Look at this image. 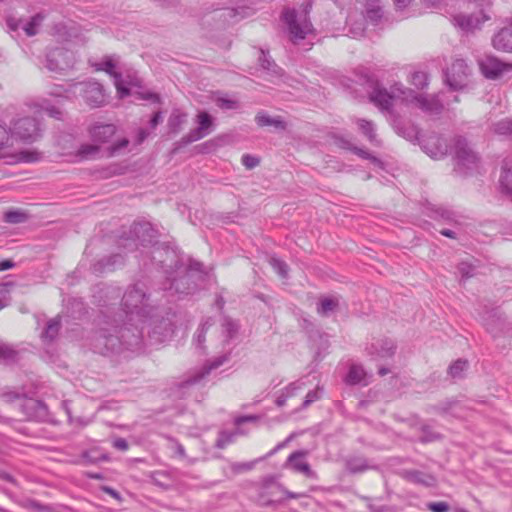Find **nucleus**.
Returning a JSON list of instances; mask_svg holds the SVG:
<instances>
[{
	"instance_id": "nucleus-1",
	"label": "nucleus",
	"mask_w": 512,
	"mask_h": 512,
	"mask_svg": "<svg viewBox=\"0 0 512 512\" xmlns=\"http://www.w3.org/2000/svg\"><path fill=\"white\" fill-rule=\"evenodd\" d=\"M162 305L161 291L150 292L142 282L129 285L122 297L121 311H101L100 327L90 338L93 351L108 356L124 349H141L144 325L153 320Z\"/></svg>"
},
{
	"instance_id": "nucleus-2",
	"label": "nucleus",
	"mask_w": 512,
	"mask_h": 512,
	"mask_svg": "<svg viewBox=\"0 0 512 512\" xmlns=\"http://www.w3.org/2000/svg\"><path fill=\"white\" fill-rule=\"evenodd\" d=\"M153 262L165 270L166 280L161 293L162 297L167 298V302L194 294L199 288V283L206 277L202 263L190 260L188 265H184L176 251L169 247L156 248L153 253Z\"/></svg>"
},
{
	"instance_id": "nucleus-3",
	"label": "nucleus",
	"mask_w": 512,
	"mask_h": 512,
	"mask_svg": "<svg viewBox=\"0 0 512 512\" xmlns=\"http://www.w3.org/2000/svg\"><path fill=\"white\" fill-rule=\"evenodd\" d=\"M158 233L157 230L149 222H134L128 232H123L118 239V247L128 251H134L139 246L152 245L156 248H166L167 245L155 246L157 244ZM155 251V250H153ZM154 252H152L153 254Z\"/></svg>"
},
{
	"instance_id": "nucleus-4",
	"label": "nucleus",
	"mask_w": 512,
	"mask_h": 512,
	"mask_svg": "<svg viewBox=\"0 0 512 512\" xmlns=\"http://www.w3.org/2000/svg\"><path fill=\"white\" fill-rule=\"evenodd\" d=\"M370 101L380 110L391 112L394 101H400L407 106L413 105L416 100V93L410 88L404 87L401 83H395L390 91L385 88L375 87L370 93Z\"/></svg>"
},
{
	"instance_id": "nucleus-5",
	"label": "nucleus",
	"mask_w": 512,
	"mask_h": 512,
	"mask_svg": "<svg viewBox=\"0 0 512 512\" xmlns=\"http://www.w3.org/2000/svg\"><path fill=\"white\" fill-rule=\"evenodd\" d=\"M70 91L75 96L82 97L85 103L91 107H100L105 103L103 86L96 81L88 80L74 83L70 86Z\"/></svg>"
},
{
	"instance_id": "nucleus-6",
	"label": "nucleus",
	"mask_w": 512,
	"mask_h": 512,
	"mask_svg": "<svg viewBox=\"0 0 512 512\" xmlns=\"http://www.w3.org/2000/svg\"><path fill=\"white\" fill-rule=\"evenodd\" d=\"M197 127L184 135L175 143L174 151L196 142L209 135L214 128V119L206 111H201L196 116Z\"/></svg>"
},
{
	"instance_id": "nucleus-7",
	"label": "nucleus",
	"mask_w": 512,
	"mask_h": 512,
	"mask_svg": "<svg viewBox=\"0 0 512 512\" xmlns=\"http://www.w3.org/2000/svg\"><path fill=\"white\" fill-rule=\"evenodd\" d=\"M75 61V54L71 50L55 47L47 52L45 67L50 72L61 74L73 68Z\"/></svg>"
},
{
	"instance_id": "nucleus-8",
	"label": "nucleus",
	"mask_w": 512,
	"mask_h": 512,
	"mask_svg": "<svg viewBox=\"0 0 512 512\" xmlns=\"http://www.w3.org/2000/svg\"><path fill=\"white\" fill-rule=\"evenodd\" d=\"M283 19L288 26L290 38L294 43L306 38L313 27L306 14L298 15L295 10H286Z\"/></svg>"
},
{
	"instance_id": "nucleus-9",
	"label": "nucleus",
	"mask_w": 512,
	"mask_h": 512,
	"mask_svg": "<svg viewBox=\"0 0 512 512\" xmlns=\"http://www.w3.org/2000/svg\"><path fill=\"white\" fill-rule=\"evenodd\" d=\"M469 74L470 70L465 60L456 59L445 71V81L450 89L460 90L467 85Z\"/></svg>"
},
{
	"instance_id": "nucleus-10",
	"label": "nucleus",
	"mask_w": 512,
	"mask_h": 512,
	"mask_svg": "<svg viewBox=\"0 0 512 512\" xmlns=\"http://www.w3.org/2000/svg\"><path fill=\"white\" fill-rule=\"evenodd\" d=\"M454 154L458 169L473 170L477 167L478 155L469 147L465 138H455Z\"/></svg>"
},
{
	"instance_id": "nucleus-11",
	"label": "nucleus",
	"mask_w": 512,
	"mask_h": 512,
	"mask_svg": "<svg viewBox=\"0 0 512 512\" xmlns=\"http://www.w3.org/2000/svg\"><path fill=\"white\" fill-rule=\"evenodd\" d=\"M481 73L485 78L495 80L505 73L512 71V63H506L499 58L487 55L478 60Z\"/></svg>"
},
{
	"instance_id": "nucleus-12",
	"label": "nucleus",
	"mask_w": 512,
	"mask_h": 512,
	"mask_svg": "<svg viewBox=\"0 0 512 512\" xmlns=\"http://www.w3.org/2000/svg\"><path fill=\"white\" fill-rule=\"evenodd\" d=\"M12 135L23 142H34L40 136V128L36 119L31 117L20 118L13 123Z\"/></svg>"
},
{
	"instance_id": "nucleus-13",
	"label": "nucleus",
	"mask_w": 512,
	"mask_h": 512,
	"mask_svg": "<svg viewBox=\"0 0 512 512\" xmlns=\"http://www.w3.org/2000/svg\"><path fill=\"white\" fill-rule=\"evenodd\" d=\"M445 93L423 94L418 93V109L429 116H438L444 109V102L450 105L451 101L444 99Z\"/></svg>"
},
{
	"instance_id": "nucleus-14",
	"label": "nucleus",
	"mask_w": 512,
	"mask_h": 512,
	"mask_svg": "<svg viewBox=\"0 0 512 512\" xmlns=\"http://www.w3.org/2000/svg\"><path fill=\"white\" fill-rule=\"evenodd\" d=\"M19 409L27 420L46 421L49 416L48 407L40 400L25 398L19 403Z\"/></svg>"
},
{
	"instance_id": "nucleus-15",
	"label": "nucleus",
	"mask_w": 512,
	"mask_h": 512,
	"mask_svg": "<svg viewBox=\"0 0 512 512\" xmlns=\"http://www.w3.org/2000/svg\"><path fill=\"white\" fill-rule=\"evenodd\" d=\"M418 144L424 153L433 159H440L448 152V145L444 139L436 134L418 137Z\"/></svg>"
},
{
	"instance_id": "nucleus-16",
	"label": "nucleus",
	"mask_w": 512,
	"mask_h": 512,
	"mask_svg": "<svg viewBox=\"0 0 512 512\" xmlns=\"http://www.w3.org/2000/svg\"><path fill=\"white\" fill-rule=\"evenodd\" d=\"M489 19L488 16L479 14H457L452 18V23L464 32H473Z\"/></svg>"
},
{
	"instance_id": "nucleus-17",
	"label": "nucleus",
	"mask_w": 512,
	"mask_h": 512,
	"mask_svg": "<svg viewBox=\"0 0 512 512\" xmlns=\"http://www.w3.org/2000/svg\"><path fill=\"white\" fill-rule=\"evenodd\" d=\"M229 358L230 353H226L217 356L212 360H208L199 371H197L193 376L189 377L186 381L183 382V386L186 387L198 383L204 377L209 375L212 370H215L226 363Z\"/></svg>"
},
{
	"instance_id": "nucleus-18",
	"label": "nucleus",
	"mask_w": 512,
	"mask_h": 512,
	"mask_svg": "<svg viewBox=\"0 0 512 512\" xmlns=\"http://www.w3.org/2000/svg\"><path fill=\"white\" fill-rule=\"evenodd\" d=\"M421 213L429 216L432 219L438 221H444L447 223L456 222V213L448 208L442 206H436L429 201L421 204Z\"/></svg>"
},
{
	"instance_id": "nucleus-19",
	"label": "nucleus",
	"mask_w": 512,
	"mask_h": 512,
	"mask_svg": "<svg viewBox=\"0 0 512 512\" xmlns=\"http://www.w3.org/2000/svg\"><path fill=\"white\" fill-rule=\"evenodd\" d=\"M374 359L390 358L394 355L396 346L391 339H379L366 348Z\"/></svg>"
},
{
	"instance_id": "nucleus-20",
	"label": "nucleus",
	"mask_w": 512,
	"mask_h": 512,
	"mask_svg": "<svg viewBox=\"0 0 512 512\" xmlns=\"http://www.w3.org/2000/svg\"><path fill=\"white\" fill-rule=\"evenodd\" d=\"M115 63L111 58H105L101 63L97 64V70L105 71L107 74L114 78V84L120 97H125L130 94V90L123 85L121 73L115 70Z\"/></svg>"
},
{
	"instance_id": "nucleus-21",
	"label": "nucleus",
	"mask_w": 512,
	"mask_h": 512,
	"mask_svg": "<svg viewBox=\"0 0 512 512\" xmlns=\"http://www.w3.org/2000/svg\"><path fill=\"white\" fill-rule=\"evenodd\" d=\"M493 47L502 52H512V18L509 19L508 25L501 28L492 39Z\"/></svg>"
},
{
	"instance_id": "nucleus-22",
	"label": "nucleus",
	"mask_w": 512,
	"mask_h": 512,
	"mask_svg": "<svg viewBox=\"0 0 512 512\" xmlns=\"http://www.w3.org/2000/svg\"><path fill=\"white\" fill-rule=\"evenodd\" d=\"M306 455L307 452L302 450L293 452L289 455L285 463V467H290L294 471L302 473L309 478L313 477L314 472L312 471L309 463L304 461Z\"/></svg>"
},
{
	"instance_id": "nucleus-23",
	"label": "nucleus",
	"mask_w": 512,
	"mask_h": 512,
	"mask_svg": "<svg viewBox=\"0 0 512 512\" xmlns=\"http://www.w3.org/2000/svg\"><path fill=\"white\" fill-rule=\"evenodd\" d=\"M124 257L120 253H116L98 260L93 264L92 270L95 274L113 271L116 267L123 265Z\"/></svg>"
},
{
	"instance_id": "nucleus-24",
	"label": "nucleus",
	"mask_w": 512,
	"mask_h": 512,
	"mask_svg": "<svg viewBox=\"0 0 512 512\" xmlns=\"http://www.w3.org/2000/svg\"><path fill=\"white\" fill-rule=\"evenodd\" d=\"M116 133V126L113 124H98L94 125L90 134L94 142L97 143H106L108 142Z\"/></svg>"
},
{
	"instance_id": "nucleus-25",
	"label": "nucleus",
	"mask_w": 512,
	"mask_h": 512,
	"mask_svg": "<svg viewBox=\"0 0 512 512\" xmlns=\"http://www.w3.org/2000/svg\"><path fill=\"white\" fill-rule=\"evenodd\" d=\"M499 183L501 191L512 198V158L503 161Z\"/></svg>"
},
{
	"instance_id": "nucleus-26",
	"label": "nucleus",
	"mask_w": 512,
	"mask_h": 512,
	"mask_svg": "<svg viewBox=\"0 0 512 512\" xmlns=\"http://www.w3.org/2000/svg\"><path fill=\"white\" fill-rule=\"evenodd\" d=\"M188 114L180 109H173L167 122L168 132L172 135H177L183 125L187 122Z\"/></svg>"
},
{
	"instance_id": "nucleus-27",
	"label": "nucleus",
	"mask_w": 512,
	"mask_h": 512,
	"mask_svg": "<svg viewBox=\"0 0 512 512\" xmlns=\"http://www.w3.org/2000/svg\"><path fill=\"white\" fill-rule=\"evenodd\" d=\"M383 8L380 0H367L365 16L373 25H377L383 17Z\"/></svg>"
},
{
	"instance_id": "nucleus-28",
	"label": "nucleus",
	"mask_w": 512,
	"mask_h": 512,
	"mask_svg": "<svg viewBox=\"0 0 512 512\" xmlns=\"http://www.w3.org/2000/svg\"><path fill=\"white\" fill-rule=\"evenodd\" d=\"M173 333L172 323L168 319H162L159 326H154L149 332V337L156 342H162Z\"/></svg>"
},
{
	"instance_id": "nucleus-29",
	"label": "nucleus",
	"mask_w": 512,
	"mask_h": 512,
	"mask_svg": "<svg viewBox=\"0 0 512 512\" xmlns=\"http://www.w3.org/2000/svg\"><path fill=\"white\" fill-rule=\"evenodd\" d=\"M11 133L6 123L0 124V159L11 157Z\"/></svg>"
},
{
	"instance_id": "nucleus-30",
	"label": "nucleus",
	"mask_w": 512,
	"mask_h": 512,
	"mask_svg": "<svg viewBox=\"0 0 512 512\" xmlns=\"http://www.w3.org/2000/svg\"><path fill=\"white\" fill-rule=\"evenodd\" d=\"M339 307V299L337 297H323L317 304L316 311L322 317H328Z\"/></svg>"
},
{
	"instance_id": "nucleus-31",
	"label": "nucleus",
	"mask_w": 512,
	"mask_h": 512,
	"mask_svg": "<svg viewBox=\"0 0 512 512\" xmlns=\"http://www.w3.org/2000/svg\"><path fill=\"white\" fill-rule=\"evenodd\" d=\"M366 375V371L361 365L352 364L349 368L345 381L348 385H367V382L365 381Z\"/></svg>"
},
{
	"instance_id": "nucleus-32",
	"label": "nucleus",
	"mask_w": 512,
	"mask_h": 512,
	"mask_svg": "<svg viewBox=\"0 0 512 512\" xmlns=\"http://www.w3.org/2000/svg\"><path fill=\"white\" fill-rule=\"evenodd\" d=\"M255 121L260 127L274 126L280 130L286 129V123L281 119V117L272 118L264 112L258 113L255 117Z\"/></svg>"
},
{
	"instance_id": "nucleus-33",
	"label": "nucleus",
	"mask_w": 512,
	"mask_h": 512,
	"mask_svg": "<svg viewBox=\"0 0 512 512\" xmlns=\"http://www.w3.org/2000/svg\"><path fill=\"white\" fill-rule=\"evenodd\" d=\"M346 469L353 474L361 473L369 469V465L363 456H351L346 460Z\"/></svg>"
},
{
	"instance_id": "nucleus-34",
	"label": "nucleus",
	"mask_w": 512,
	"mask_h": 512,
	"mask_svg": "<svg viewBox=\"0 0 512 512\" xmlns=\"http://www.w3.org/2000/svg\"><path fill=\"white\" fill-rule=\"evenodd\" d=\"M19 360V352L11 345L0 343V362L7 364L15 363Z\"/></svg>"
},
{
	"instance_id": "nucleus-35",
	"label": "nucleus",
	"mask_w": 512,
	"mask_h": 512,
	"mask_svg": "<svg viewBox=\"0 0 512 512\" xmlns=\"http://www.w3.org/2000/svg\"><path fill=\"white\" fill-rule=\"evenodd\" d=\"M44 20V16L41 13L35 14L31 19L24 23L22 29L27 36H35L38 33V27Z\"/></svg>"
},
{
	"instance_id": "nucleus-36",
	"label": "nucleus",
	"mask_w": 512,
	"mask_h": 512,
	"mask_svg": "<svg viewBox=\"0 0 512 512\" xmlns=\"http://www.w3.org/2000/svg\"><path fill=\"white\" fill-rule=\"evenodd\" d=\"M28 219V214L22 210H9L4 213L3 220L9 224L24 223Z\"/></svg>"
},
{
	"instance_id": "nucleus-37",
	"label": "nucleus",
	"mask_w": 512,
	"mask_h": 512,
	"mask_svg": "<svg viewBox=\"0 0 512 512\" xmlns=\"http://www.w3.org/2000/svg\"><path fill=\"white\" fill-rule=\"evenodd\" d=\"M356 123L360 129V131L368 138L370 142H374L376 140L375 126L372 121L365 119H357Z\"/></svg>"
},
{
	"instance_id": "nucleus-38",
	"label": "nucleus",
	"mask_w": 512,
	"mask_h": 512,
	"mask_svg": "<svg viewBox=\"0 0 512 512\" xmlns=\"http://www.w3.org/2000/svg\"><path fill=\"white\" fill-rule=\"evenodd\" d=\"M60 320L57 319V318H54V319H51L48 323H47V326L42 334V337L45 339V340H48V341H53L58 333H59V330H60Z\"/></svg>"
},
{
	"instance_id": "nucleus-39",
	"label": "nucleus",
	"mask_w": 512,
	"mask_h": 512,
	"mask_svg": "<svg viewBox=\"0 0 512 512\" xmlns=\"http://www.w3.org/2000/svg\"><path fill=\"white\" fill-rule=\"evenodd\" d=\"M468 368V362L466 360L458 359L449 366V374L454 379H460L463 377L464 372Z\"/></svg>"
},
{
	"instance_id": "nucleus-40",
	"label": "nucleus",
	"mask_w": 512,
	"mask_h": 512,
	"mask_svg": "<svg viewBox=\"0 0 512 512\" xmlns=\"http://www.w3.org/2000/svg\"><path fill=\"white\" fill-rule=\"evenodd\" d=\"M493 132L502 136H512V120L502 119L492 126Z\"/></svg>"
},
{
	"instance_id": "nucleus-41",
	"label": "nucleus",
	"mask_w": 512,
	"mask_h": 512,
	"mask_svg": "<svg viewBox=\"0 0 512 512\" xmlns=\"http://www.w3.org/2000/svg\"><path fill=\"white\" fill-rule=\"evenodd\" d=\"M439 434L435 432L432 427L428 424H424L420 428V434H418V441L428 443L436 440Z\"/></svg>"
},
{
	"instance_id": "nucleus-42",
	"label": "nucleus",
	"mask_w": 512,
	"mask_h": 512,
	"mask_svg": "<svg viewBox=\"0 0 512 512\" xmlns=\"http://www.w3.org/2000/svg\"><path fill=\"white\" fill-rule=\"evenodd\" d=\"M261 66L263 69L272 73L273 75L280 74V68L275 64V62L263 51L261 50V56L259 58Z\"/></svg>"
},
{
	"instance_id": "nucleus-43",
	"label": "nucleus",
	"mask_w": 512,
	"mask_h": 512,
	"mask_svg": "<svg viewBox=\"0 0 512 512\" xmlns=\"http://www.w3.org/2000/svg\"><path fill=\"white\" fill-rule=\"evenodd\" d=\"M217 107L222 110H236L239 108V102L226 96H219L215 99Z\"/></svg>"
},
{
	"instance_id": "nucleus-44",
	"label": "nucleus",
	"mask_w": 512,
	"mask_h": 512,
	"mask_svg": "<svg viewBox=\"0 0 512 512\" xmlns=\"http://www.w3.org/2000/svg\"><path fill=\"white\" fill-rule=\"evenodd\" d=\"M269 264L279 274L280 277L286 278L288 276V265L280 258H277L275 256L271 257L269 259Z\"/></svg>"
},
{
	"instance_id": "nucleus-45",
	"label": "nucleus",
	"mask_w": 512,
	"mask_h": 512,
	"mask_svg": "<svg viewBox=\"0 0 512 512\" xmlns=\"http://www.w3.org/2000/svg\"><path fill=\"white\" fill-rule=\"evenodd\" d=\"M213 325L212 320L209 318L205 322H203L200 327L197 329L194 341L198 347H202L205 342V335L209 327Z\"/></svg>"
},
{
	"instance_id": "nucleus-46",
	"label": "nucleus",
	"mask_w": 512,
	"mask_h": 512,
	"mask_svg": "<svg viewBox=\"0 0 512 512\" xmlns=\"http://www.w3.org/2000/svg\"><path fill=\"white\" fill-rule=\"evenodd\" d=\"M222 327L228 339L233 338L238 332V324L230 317L224 316L222 321Z\"/></svg>"
},
{
	"instance_id": "nucleus-47",
	"label": "nucleus",
	"mask_w": 512,
	"mask_h": 512,
	"mask_svg": "<svg viewBox=\"0 0 512 512\" xmlns=\"http://www.w3.org/2000/svg\"><path fill=\"white\" fill-rule=\"evenodd\" d=\"M129 144L128 139L122 138L117 140L108 148V156H115L125 149Z\"/></svg>"
},
{
	"instance_id": "nucleus-48",
	"label": "nucleus",
	"mask_w": 512,
	"mask_h": 512,
	"mask_svg": "<svg viewBox=\"0 0 512 512\" xmlns=\"http://www.w3.org/2000/svg\"><path fill=\"white\" fill-rule=\"evenodd\" d=\"M99 151V148L98 146L96 145H91V144H86V145H82L79 149V155L82 157V158H93L95 157V155L98 153Z\"/></svg>"
},
{
	"instance_id": "nucleus-49",
	"label": "nucleus",
	"mask_w": 512,
	"mask_h": 512,
	"mask_svg": "<svg viewBox=\"0 0 512 512\" xmlns=\"http://www.w3.org/2000/svg\"><path fill=\"white\" fill-rule=\"evenodd\" d=\"M234 440V434L226 431H222L216 441V447L219 449L225 448L228 444Z\"/></svg>"
},
{
	"instance_id": "nucleus-50",
	"label": "nucleus",
	"mask_w": 512,
	"mask_h": 512,
	"mask_svg": "<svg viewBox=\"0 0 512 512\" xmlns=\"http://www.w3.org/2000/svg\"><path fill=\"white\" fill-rule=\"evenodd\" d=\"M354 154H356L357 156L363 158V159H367V160H370L371 162L373 163H378L379 162V159L377 157H375L373 154H371L369 151L367 150H364L362 148H359V147H356V146H353V147H350L349 148Z\"/></svg>"
},
{
	"instance_id": "nucleus-51",
	"label": "nucleus",
	"mask_w": 512,
	"mask_h": 512,
	"mask_svg": "<svg viewBox=\"0 0 512 512\" xmlns=\"http://www.w3.org/2000/svg\"><path fill=\"white\" fill-rule=\"evenodd\" d=\"M23 507L29 510L33 511H40V512H48L50 508L46 505L41 504L40 502L29 499L24 504Z\"/></svg>"
},
{
	"instance_id": "nucleus-52",
	"label": "nucleus",
	"mask_w": 512,
	"mask_h": 512,
	"mask_svg": "<svg viewBox=\"0 0 512 512\" xmlns=\"http://www.w3.org/2000/svg\"><path fill=\"white\" fill-rule=\"evenodd\" d=\"M319 399H320V389L319 388L309 391L306 394L305 399L302 403V408L306 409L309 405H311L312 403H314L315 401H317Z\"/></svg>"
},
{
	"instance_id": "nucleus-53",
	"label": "nucleus",
	"mask_w": 512,
	"mask_h": 512,
	"mask_svg": "<svg viewBox=\"0 0 512 512\" xmlns=\"http://www.w3.org/2000/svg\"><path fill=\"white\" fill-rule=\"evenodd\" d=\"M305 387V383L302 380H297L295 382L290 383L283 391L286 394H289V398L295 396L298 391L302 390Z\"/></svg>"
},
{
	"instance_id": "nucleus-54",
	"label": "nucleus",
	"mask_w": 512,
	"mask_h": 512,
	"mask_svg": "<svg viewBox=\"0 0 512 512\" xmlns=\"http://www.w3.org/2000/svg\"><path fill=\"white\" fill-rule=\"evenodd\" d=\"M427 509L432 512H448L450 507L446 502H429L426 504Z\"/></svg>"
},
{
	"instance_id": "nucleus-55",
	"label": "nucleus",
	"mask_w": 512,
	"mask_h": 512,
	"mask_svg": "<svg viewBox=\"0 0 512 512\" xmlns=\"http://www.w3.org/2000/svg\"><path fill=\"white\" fill-rule=\"evenodd\" d=\"M14 286L13 282H4L0 283V296L4 302L10 303V298L8 295L10 294L11 288Z\"/></svg>"
},
{
	"instance_id": "nucleus-56",
	"label": "nucleus",
	"mask_w": 512,
	"mask_h": 512,
	"mask_svg": "<svg viewBox=\"0 0 512 512\" xmlns=\"http://www.w3.org/2000/svg\"><path fill=\"white\" fill-rule=\"evenodd\" d=\"M241 162L247 169H253L259 165L260 161L255 156H252L250 154H244L242 156Z\"/></svg>"
},
{
	"instance_id": "nucleus-57",
	"label": "nucleus",
	"mask_w": 512,
	"mask_h": 512,
	"mask_svg": "<svg viewBox=\"0 0 512 512\" xmlns=\"http://www.w3.org/2000/svg\"><path fill=\"white\" fill-rule=\"evenodd\" d=\"M42 110H44L50 117H53L55 119H61L62 112L54 107V106H40Z\"/></svg>"
},
{
	"instance_id": "nucleus-58",
	"label": "nucleus",
	"mask_w": 512,
	"mask_h": 512,
	"mask_svg": "<svg viewBox=\"0 0 512 512\" xmlns=\"http://www.w3.org/2000/svg\"><path fill=\"white\" fill-rule=\"evenodd\" d=\"M7 27L10 31H17L19 28H22V20L16 19L13 17H9L6 21Z\"/></svg>"
},
{
	"instance_id": "nucleus-59",
	"label": "nucleus",
	"mask_w": 512,
	"mask_h": 512,
	"mask_svg": "<svg viewBox=\"0 0 512 512\" xmlns=\"http://www.w3.org/2000/svg\"><path fill=\"white\" fill-rule=\"evenodd\" d=\"M39 159V156H38V153H35V152H28V151H25V152H22L21 153V156H20V160L24 161V162H35Z\"/></svg>"
},
{
	"instance_id": "nucleus-60",
	"label": "nucleus",
	"mask_w": 512,
	"mask_h": 512,
	"mask_svg": "<svg viewBox=\"0 0 512 512\" xmlns=\"http://www.w3.org/2000/svg\"><path fill=\"white\" fill-rule=\"evenodd\" d=\"M139 95H140V98L143 100H149L153 103H160V96L156 93L143 92V93H140Z\"/></svg>"
},
{
	"instance_id": "nucleus-61",
	"label": "nucleus",
	"mask_w": 512,
	"mask_h": 512,
	"mask_svg": "<svg viewBox=\"0 0 512 512\" xmlns=\"http://www.w3.org/2000/svg\"><path fill=\"white\" fill-rule=\"evenodd\" d=\"M472 270V267L466 263H461L459 266V271L461 272L463 278L471 277L473 275Z\"/></svg>"
},
{
	"instance_id": "nucleus-62",
	"label": "nucleus",
	"mask_w": 512,
	"mask_h": 512,
	"mask_svg": "<svg viewBox=\"0 0 512 512\" xmlns=\"http://www.w3.org/2000/svg\"><path fill=\"white\" fill-rule=\"evenodd\" d=\"M259 502L264 507H270V506H274L277 503H280L281 500L269 499V498H266L264 494H261L260 498H259Z\"/></svg>"
},
{
	"instance_id": "nucleus-63",
	"label": "nucleus",
	"mask_w": 512,
	"mask_h": 512,
	"mask_svg": "<svg viewBox=\"0 0 512 512\" xmlns=\"http://www.w3.org/2000/svg\"><path fill=\"white\" fill-rule=\"evenodd\" d=\"M102 491L118 501H120L122 499L120 493L118 491H116L115 489H113L112 487L103 486Z\"/></svg>"
},
{
	"instance_id": "nucleus-64",
	"label": "nucleus",
	"mask_w": 512,
	"mask_h": 512,
	"mask_svg": "<svg viewBox=\"0 0 512 512\" xmlns=\"http://www.w3.org/2000/svg\"><path fill=\"white\" fill-rule=\"evenodd\" d=\"M162 122V112L157 111L153 114L152 118L150 119V126L152 129L156 128L157 125Z\"/></svg>"
}]
</instances>
